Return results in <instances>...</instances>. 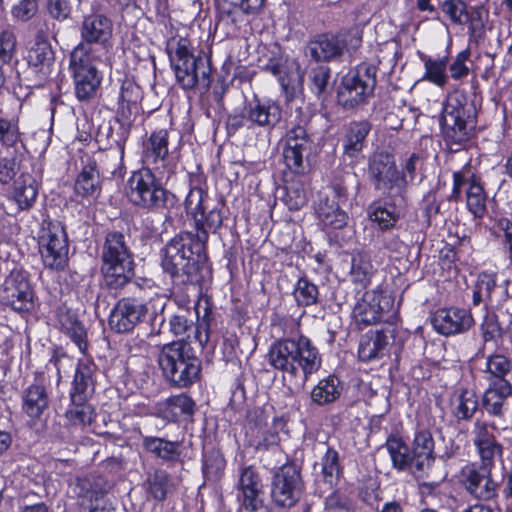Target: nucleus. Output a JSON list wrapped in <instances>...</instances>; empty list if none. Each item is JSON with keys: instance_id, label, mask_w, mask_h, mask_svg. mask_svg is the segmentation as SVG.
<instances>
[{"instance_id": "nucleus-1", "label": "nucleus", "mask_w": 512, "mask_h": 512, "mask_svg": "<svg viewBox=\"0 0 512 512\" xmlns=\"http://www.w3.org/2000/svg\"><path fill=\"white\" fill-rule=\"evenodd\" d=\"M195 195L186 194L184 201L195 231L176 233L159 250L160 267L171 283V299L181 306L188 304L190 291L201 293L204 283L212 279L209 231L216 232L223 223L222 198L211 199L209 194H198L197 204L192 208Z\"/></svg>"}, {"instance_id": "nucleus-2", "label": "nucleus", "mask_w": 512, "mask_h": 512, "mask_svg": "<svg viewBox=\"0 0 512 512\" xmlns=\"http://www.w3.org/2000/svg\"><path fill=\"white\" fill-rule=\"evenodd\" d=\"M397 472L410 473L415 480L429 476L437 459L436 442L430 426L417 422L408 444L399 432L390 433L383 445Z\"/></svg>"}, {"instance_id": "nucleus-3", "label": "nucleus", "mask_w": 512, "mask_h": 512, "mask_svg": "<svg viewBox=\"0 0 512 512\" xmlns=\"http://www.w3.org/2000/svg\"><path fill=\"white\" fill-rule=\"evenodd\" d=\"M268 364L276 371L296 378L303 374L307 381L322 366V356L313 341L302 332L275 339L266 354Z\"/></svg>"}, {"instance_id": "nucleus-4", "label": "nucleus", "mask_w": 512, "mask_h": 512, "mask_svg": "<svg viewBox=\"0 0 512 512\" xmlns=\"http://www.w3.org/2000/svg\"><path fill=\"white\" fill-rule=\"evenodd\" d=\"M163 377L172 388L189 389L202 376V360L184 340L163 345L158 356Z\"/></svg>"}, {"instance_id": "nucleus-5", "label": "nucleus", "mask_w": 512, "mask_h": 512, "mask_svg": "<svg viewBox=\"0 0 512 512\" xmlns=\"http://www.w3.org/2000/svg\"><path fill=\"white\" fill-rule=\"evenodd\" d=\"M167 52L176 80L184 90L210 87V67L203 58L193 55L188 39L171 38L167 42Z\"/></svg>"}, {"instance_id": "nucleus-6", "label": "nucleus", "mask_w": 512, "mask_h": 512, "mask_svg": "<svg viewBox=\"0 0 512 512\" xmlns=\"http://www.w3.org/2000/svg\"><path fill=\"white\" fill-rule=\"evenodd\" d=\"M496 466L467 461L455 478L464 493L477 503L495 502L499 497V482L494 478Z\"/></svg>"}, {"instance_id": "nucleus-7", "label": "nucleus", "mask_w": 512, "mask_h": 512, "mask_svg": "<svg viewBox=\"0 0 512 512\" xmlns=\"http://www.w3.org/2000/svg\"><path fill=\"white\" fill-rule=\"evenodd\" d=\"M38 248L46 268L63 271L69 262V240L61 221L46 215L38 230Z\"/></svg>"}, {"instance_id": "nucleus-8", "label": "nucleus", "mask_w": 512, "mask_h": 512, "mask_svg": "<svg viewBox=\"0 0 512 512\" xmlns=\"http://www.w3.org/2000/svg\"><path fill=\"white\" fill-rule=\"evenodd\" d=\"M304 491L301 466L287 456L286 462L272 474L271 504L276 508L290 509L300 501Z\"/></svg>"}, {"instance_id": "nucleus-9", "label": "nucleus", "mask_w": 512, "mask_h": 512, "mask_svg": "<svg viewBox=\"0 0 512 512\" xmlns=\"http://www.w3.org/2000/svg\"><path fill=\"white\" fill-rule=\"evenodd\" d=\"M109 483L104 476L88 474L76 479L74 492L80 512H115L108 497Z\"/></svg>"}, {"instance_id": "nucleus-10", "label": "nucleus", "mask_w": 512, "mask_h": 512, "mask_svg": "<svg viewBox=\"0 0 512 512\" xmlns=\"http://www.w3.org/2000/svg\"><path fill=\"white\" fill-rule=\"evenodd\" d=\"M376 68L367 63L357 66L342 80L337 98L338 103L345 108H354L362 104L372 95L376 85Z\"/></svg>"}, {"instance_id": "nucleus-11", "label": "nucleus", "mask_w": 512, "mask_h": 512, "mask_svg": "<svg viewBox=\"0 0 512 512\" xmlns=\"http://www.w3.org/2000/svg\"><path fill=\"white\" fill-rule=\"evenodd\" d=\"M85 47L74 48L70 56V67L73 71L75 94L79 101L94 98L100 88L102 76L96 63L102 59H92Z\"/></svg>"}, {"instance_id": "nucleus-12", "label": "nucleus", "mask_w": 512, "mask_h": 512, "mask_svg": "<svg viewBox=\"0 0 512 512\" xmlns=\"http://www.w3.org/2000/svg\"><path fill=\"white\" fill-rule=\"evenodd\" d=\"M112 21L104 14L93 13L84 17L80 26L82 41L75 47H85L92 59H103L111 47Z\"/></svg>"}, {"instance_id": "nucleus-13", "label": "nucleus", "mask_w": 512, "mask_h": 512, "mask_svg": "<svg viewBox=\"0 0 512 512\" xmlns=\"http://www.w3.org/2000/svg\"><path fill=\"white\" fill-rule=\"evenodd\" d=\"M148 313V301L144 290L138 287V293L120 298L112 308L108 324L118 334L129 333L144 321Z\"/></svg>"}, {"instance_id": "nucleus-14", "label": "nucleus", "mask_w": 512, "mask_h": 512, "mask_svg": "<svg viewBox=\"0 0 512 512\" xmlns=\"http://www.w3.org/2000/svg\"><path fill=\"white\" fill-rule=\"evenodd\" d=\"M36 299L27 273L13 270L3 284L2 304L27 319L35 310Z\"/></svg>"}, {"instance_id": "nucleus-15", "label": "nucleus", "mask_w": 512, "mask_h": 512, "mask_svg": "<svg viewBox=\"0 0 512 512\" xmlns=\"http://www.w3.org/2000/svg\"><path fill=\"white\" fill-rule=\"evenodd\" d=\"M362 42L357 28L333 34H323L309 42L308 54L316 61H330L342 56L345 50L354 51Z\"/></svg>"}, {"instance_id": "nucleus-16", "label": "nucleus", "mask_w": 512, "mask_h": 512, "mask_svg": "<svg viewBox=\"0 0 512 512\" xmlns=\"http://www.w3.org/2000/svg\"><path fill=\"white\" fill-rule=\"evenodd\" d=\"M498 427L493 421L476 418L472 426V444L478 457L477 462L496 466V460L502 459L504 445L497 435Z\"/></svg>"}, {"instance_id": "nucleus-17", "label": "nucleus", "mask_w": 512, "mask_h": 512, "mask_svg": "<svg viewBox=\"0 0 512 512\" xmlns=\"http://www.w3.org/2000/svg\"><path fill=\"white\" fill-rule=\"evenodd\" d=\"M21 412L28 418L30 426L42 421L49 409L50 397L44 372L36 371L33 381L23 389L21 396Z\"/></svg>"}, {"instance_id": "nucleus-18", "label": "nucleus", "mask_w": 512, "mask_h": 512, "mask_svg": "<svg viewBox=\"0 0 512 512\" xmlns=\"http://www.w3.org/2000/svg\"><path fill=\"white\" fill-rule=\"evenodd\" d=\"M430 323L435 332L451 337L467 333L474 327L475 319L470 308L450 306L433 311Z\"/></svg>"}, {"instance_id": "nucleus-19", "label": "nucleus", "mask_w": 512, "mask_h": 512, "mask_svg": "<svg viewBox=\"0 0 512 512\" xmlns=\"http://www.w3.org/2000/svg\"><path fill=\"white\" fill-rule=\"evenodd\" d=\"M235 489L236 500L244 511L258 512L264 506L262 478L254 465L240 467Z\"/></svg>"}, {"instance_id": "nucleus-20", "label": "nucleus", "mask_w": 512, "mask_h": 512, "mask_svg": "<svg viewBox=\"0 0 512 512\" xmlns=\"http://www.w3.org/2000/svg\"><path fill=\"white\" fill-rule=\"evenodd\" d=\"M54 327L76 345L82 355L89 351L88 333L78 313L65 303L57 305L52 311Z\"/></svg>"}, {"instance_id": "nucleus-21", "label": "nucleus", "mask_w": 512, "mask_h": 512, "mask_svg": "<svg viewBox=\"0 0 512 512\" xmlns=\"http://www.w3.org/2000/svg\"><path fill=\"white\" fill-rule=\"evenodd\" d=\"M369 173L377 190L401 189L407 183L406 176L398 171L393 155L385 151L372 155Z\"/></svg>"}, {"instance_id": "nucleus-22", "label": "nucleus", "mask_w": 512, "mask_h": 512, "mask_svg": "<svg viewBox=\"0 0 512 512\" xmlns=\"http://www.w3.org/2000/svg\"><path fill=\"white\" fill-rule=\"evenodd\" d=\"M397 335L395 327H381L369 330L360 338L357 355L360 362L369 363L383 358L389 351V345Z\"/></svg>"}, {"instance_id": "nucleus-23", "label": "nucleus", "mask_w": 512, "mask_h": 512, "mask_svg": "<svg viewBox=\"0 0 512 512\" xmlns=\"http://www.w3.org/2000/svg\"><path fill=\"white\" fill-rule=\"evenodd\" d=\"M466 112L460 98L451 95L443 108L441 123L445 136L455 143H462L468 138Z\"/></svg>"}, {"instance_id": "nucleus-24", "label": "nucleus", "mask_w": 512, "mask_h": 512, "mask_svg": "<svg viewBox=\"0 0 512 512\" xmlns=\"http://www.w3.org/2000/svg\"><path fill=\"white\" fill-rule=\"evenodd\" d=\"M141 447L144 453L152 456L170 467L184 464L182 441L169 440L165 437L142 435Z\"/></svg>"}, {"instance_id": "nucleus-25", "label": "nucleus", "mask_w": 512, "mask_h": 512, "mask_svg": "<svg viewBox=\"0 0 512 512\" xmlns=\"http://www.w3.org/2000/svg\"><path fill=\"white\" fill-rule=\"evenodd\" d=\"M310 148V138L303 126L297 125L286 134L283 157L287 168L293 173L304 172V154Z\"/></svg>"}, {"instance_id": "nucleus-26", "label": "nucleus", "mask_w": 512, "mask_h": 512, "mask_svg": "<svg viewBox=\"0 0 512 512\" xmlns=\"http://www.w3.org/2000/svg\"><path fill=\"white\" fill-rule=\"evenodd\" d=\"M136 265L134 254L125 242V236L118 231L109 232L101 252V266L106 268H123Z\"/></svg>"}, {"instance_id": "nucleus-27", "label": "nucleus", "mask_w": 512, "mask_h": 512, "mask_svg": "<svg viewBox=\"0 0 512 512\" xmlns=\"http://www.w3.org/2000/svg\"><path fill=\"white\" fill-rule=\"evenodd\" d=\"M76 362L69 395L92 397L97 386L98 365L87 353Z\"/></svg>"}, {"instance_id": "nucleus-28", "label": "nucleus", "mask_w": 512, "mask_h": 512, "mask_svg": "<svg viewBox=\"0 0 512 512\" xmlns=\"http://www.w3.org/2000/svg\"><path fill=\"white\" fill-rule=\"evenodd\" d=\"M196 403L187 393L171 395L158 403L156 416L166 423H181L192 419Z\"/></svg>"}, {"instance_id": "nucleus-29", "label": "nucleus", "mask_w": 512, "mask_h": 512, "mask_svg": "<svg viewBox=\"0 0 512 512\" xmlns=\"http://www.w3.org/2000/svg\"><path fill=\"white\" fill-rule=\"evenodd\" d=\"M511 396L512 385L487 383V387L479 396L480 411L490 418L503 420Z\"/></svg>"}, {"instance_id": "nucleus-30", "label": "nucleus", "mask_w": 512, "mask_h": 512, "mask_svg": "<svg viewBox=\"0 0 512 512\" xmlns=\"http://www.w3.org/2000/svg\"><path fill=\"white\" fill-rule=\"evenodd\" d=\"M266 70L278 78V81L285 91L287 97L293 96L295 91L301 87L303 76L299 64L286 57L270 59L266 64Z\"/></svg>"}, {"instance_id": "nucleus-31", "label": "nucleus", "mask_w": 512, "mask_h": 512, "mask_svg": "<svg viewBox=\"0 0 512 512\" xmlns=\"http://www.w3.org/2000/svg\"><path fill=\"white\" fill-rule=\"evenodd\" d=\"M148 500L156 503H164L177 490V484L173 477L164 468H154L146 473L142 484Z\"/></svg>"}, {"instance_id": "nucleus-32", "label": "nucleus", "mask_w": 512, "mask_h": 512, "mask_svg": "<svg viewBox=\"0 0 512 512\" xmlns=\"http://www.w3.org/2000/svg\"><path fill=\"white\" fill-rule=\"evenodd\" d=\"M282 116L280 106L272 100L254 98L245 103V117L251 125L259 127H274Z\"/></svg>"}, {"instance_id": "nucleus-33", "label": "nucleus", "mask_w": 512, "mask_h": 512, "mask_svg": "<svg viewBox=\"0 0 512 512\" xmlns=\"http://www.w3.org/2000/svg\"><path fill=\"white\" fill-rule=\"evenodd\" d=\"M54 60V51L49 41L43 34H38L34 45L28 52V64L39 82L45 81L49 77Z\"/></svg>"}, {"instance_id": "nucleus-34", "label": "nucleus", "mask_w": 512, "mask_h": 512, "mask_svg": "<svg viewBox=\"0 0 512 512\" xmlns=\"http://www.w3.org/2000/svg\"><path fill=\"white\" fill-rule=\"evenodd\" d=\"M288 419L285 415L274 416L265 428L259 431L255 437H252L247 444L257 452L272 451L280 447L281 433L288 434Z\"/></svg>"}, {"instance_id": "nucleus-35", "label": "nucleus", "mask_w": 512, "mask_h": 512, "mask_svg": "<svg viewBox=\"0 0 512 512\" xmlns=\"http://www.w3.org/2000/svg\"><path fill=\"white\" fill-rule=\"evenodd\" d=\"M371 131V124L368 121H354L349 123L341 137L343 158L354 162L362 153L366 138Z\"/></svg>"}, {"instance_id": "nucleus-36", "label": "nucleus", "mask_w": 512, "mask_h": 512, "mask_svg": "<svg viewBox=\"0 0 512 512\" xmlns=\"http://www.w3.org/2000/svg\"><path fill=\"white\" fill-rule=\"evenodd\" d=\"M344 194H325L319 199L315 207V213L324 229L338 230L347 225L348 215L340 207L337 198Z\"/></svg>"}, {"instance_id": "nucleus-37", "label": "nucleus", "mask_w": 512, "mask_h": 512, "mask_svg": "<svg viewBox=\"0 0 512 512\" xmlns=\"http://www.w3.org/2000/svg\"><path fill=\"white\" fill-rule=\"evenodd\" d=\"M168 131L159 129L153 131L143 143V161L155 169L166 168L169 156Z\"/></svg>"}, {"instance_id": "nucleus-38", "label": "nucleus", "mask_w": 512, "mask_h": 512, "mask_svg": "<svg viewBox=\"0 0 512 512\" xmlns=\"http://www.w3.org/2000/svg\"><path fill=\"white\" fill-rule=\"evenodd\" d=\"M227 461L221 448L213 442H205L201 452V472L207 482H219L226 470Z\"/></svg>"}, {"instance_id": "nucleus-39", "label": "nucleus", "mask_w": 512, "mask_h": 512, "mask_svg": "<svg viewBox=\"0 0 512 512\" xmlns=\"http://www.w3.org/2000/svg\"><path fill=\"white\" fill-rule=\"evenodd\" d=\"M344 390L343 381L335 374H329L318 380L310 392L312 404L326 407L336 403Z\"/></svg>"}, {"instance_id": "nucleus-40", "label": "nucleus", "mask_w": 512, "mask_h": 512, "mask_svg": "<svg viewBox=\"0 0 512 512\" xmlns=\"http://www.w3.org/2000/svg\"><path fill=\"white\" fill-rule=\"evenodd\" d=\"M451 414L458 423L471 421L480 410L479 396L476 390L460 387L450 404Z\"/></svg>"}, {"instance_id": "nucleus-41", "label": "nucleus", "mask_w": 512, "mask_h": 512, "mask_svg": "<svg viewBox=\"0 0 512 512\" xmlns=\"http://www.w3.org/2000/svg\"><path fill=\"white\" fill-rule=\"evenodd\" d=\"M401 209L388 194L383 201L373 202L368 209L369 219L382 232L393 229L401 217Z\"/></svg>"}, {"instance_id": "nucleus-42", "label": "nucleus", "mask_w": 512, "mask_h": 512, "mask_svg": "<svg viewBox=\"0 0 512 512\" xmlns=\"http://www.w3.org/2000/svg\"><path fill=\"white\" fill-rule=\"evenodd\" d=\"M203 314L200 315L198 307L200 303L195 305L196 310V324H195V339L199 342L200 346L204 348L217 328V312L213 301L210 298L204 300Z\"/></svg>"}, {"instance_id": "nucleus-43", "label": "nucleus", "mask_w": 512, "mask_h": 512, "mask_svg": "<svg viewBox=\"0 0 512 512\" xmlns=\"http://www.w3.org/2000/svg\"><path fill=\"white\" fill-rule=\"evenodd\" d=\"M487 383L512 385L507 376L512 372V360L505 354L494 351L486 357L485 368L482 370Z\"/></svg>"}, {"instance_id": "nucleus-44", "label": "nucleus", "mask_w": 512, "mask_h": 512, "mask_svg": "<svg viewBox=\"0 0 512 512\" xmlns=\"http://www.w3.org/2000/svg\"><path fill=\"white\" fill-rule=\"evenodd\" d=\"M508 326L500 321L499 316L495 311L488 308L485 304V313L479 325L480 336L483 341L482 347L478 350L477 355L482 354L487 343H494L498 345L502 342Z\"/></svg>"}, {"instance_id": "nucleus-45", "label": "nucleus", "mask_w": 512, "mask_h": 512, "mask_svg": "<svg viewBox=\"0 0 512 512\" xmlns=\"http://www.w3.org/2000/svg\"><path fill=\"white\" fill-rule=\"evenodd\" d=\"M91 398L92 397L69 395V405L64 414L68 425L72 427H84L92 424L95 412L89 402Z\"/></svg>"}, {"instance_id": "nucleus-46", "label": "nucleus", "mask_w": 512, "mask_h": 512, "mask_svg": "<svg viewBox=\"0 0 512 512\" xmlns=\"http://www.w3.org/2000/svg\"><path fill=\"white\" fill-rule=\"evenodd\" d=\"M352 320L358 331L381 322L373 294L365 293L356 302L352 310Z\"/></svg>"}, {"instance_id": "nucleus-47", "label": "nucleus", "mask_w": 512, "mask_h": 512, "mask_svg": "<svg viewBox=\"0 0 512 512\" xmlns=\"http://www.w3.org/2000/svg\"><path fill=\"white\" fill-rule=\"evenodd\" d=\"M135 267L136 265H129L116 269L100 266V272L105 288L110 292L117 293L132 284L138 289L140 286L133 282L135 277Z\"/></svg>"}, {"instance_id": "nucleus-48", "label": "nucleus", "mask_w": 512, "mask_h": 512, "mask_svg": "<svg viewBox=\"0 0 512 512\" xmlns=\"http://www.w3.org/2000/svg\"><path fill=\"white\" fill-rule=\"evenodd\" d=\"M292 296L298 307H311L321 304L322 298L320 289L307 274L303 273L296 280Z\"/></svg>"}, {"instance_id": "nucleus-49", "label": "nucleus", "mask_w": 512, "mask_h": 512, "mask_svg": "<svg viewBox=\"0 0 512 512\" xmlns=\"http://www.w3.org/2000/svg\"><path fill=\"white\" fill-rule=\"evenodd\" d=\"M321 477L325 484L334 487L338 484L343 475V466L341 465L339 452L331 445L320 459Z\"/></svg>"}, {"instance_id": "nucleus-50", "label": "nucleus", "mask_w": 512, "mask_h": 512, "mask_svg": "<svg viewBox=\"0 0 512 512\" xmlns=\"http://www.w3.org/2000/svg\"><path fill=\"white\" fill-rule=\"evenodd\" d=\"M373 265L368 255L363 251H357L352 256L350 277L353 283L367 288L371 284Z\"/></svg>"}, {"instance_id": "nucleus-51", "label": "nucleus", "mask_w": 512, "mask_h": 512, "mask_svg": "<svg viewBox=\"0 0 512 512\" xmlns=\"http://www.w3.org/2000/svg\"><path fill=\"white\" fill-rule=\"evenodd\" d=\"M497 286V274L493 271H482L478 274L472 289V304L478 306L481 303L491 301L492 292Z\"/></svg>"}, {"instance_id": "nucleus-52", "label": "nucleus", "mask_w": 512, "mask_h": 512, "mask_svg": "<svg viewBox=\"0 0 512 512\" xmlns=\"http://www.w3.org/2000/svg\"><path fill=\"white\" fill-rule=\"evenodd\" d=\"M375 304L384 327H395L397 329L400 321L399 306H395V299L392 295L373 294Z\"/></svg>"}, {"instance_id": "nucleus-53", "label": "nucleus", "mask_w": 512, "mask_h": 512, "mask_svg": "<svg viewBox=\"0 0 512 512\" xmlns=\"http://www.w3.org/2000/svg\"><path fill=\"white\" fill-rule=\"evenodd\" d=\"M133 205L151 212H159L173 202L175 194H126Z\"/></svg>"}, {"instance_id": "nucleus-54", "label": "nucleus", "mask_w": 512, "mask_h": 512, "mask_svg": "<svg viewBox=\"0 0 512 512\" xmlns=\"http://www.w3.org/2000/svg\"><path fill=\"white\" fill-rule=\"evenodd\" d=\"M132 192H159L163 190L161 178H156L150 168H143L133 173L129 179Z\"/></svg>"}, {"instance_id": "nucleus-55", "label": "nucleus", "mask_w": 512, "mask_h": 512, "mask_svg": "<svg viewBox=\"0 0 512 512\" xmlns=\"http://www.w3.org/2000/svg\"><path fill=\"white\" fill-rule=\"evenodd\" d=\"M425 73L423 76L424 80H427L438 87H444L448 82V75L446 73L448 58L439 57L423 58Z\"/></svg>"}, {"instance_id": "nucleus-56", "label": "nucleus", "mask_w": 512, "mask_h": 512, "mask_svg": "<svg viewBox=\"0 0 512 512\" xmlns=\"http://www.w3.org/2000/svg\"><path fill=\"white\" fill-rule=\"evenodd\" d=\"M453 178V192H472L473 190L483 192L485 189L471 165H466L460 171L455 172Z\"/></svg>"}, {"instance_id": "nucleus-57", "label": "nucleus", "mask_w": 512, "mask_h": 512, "mask_svg": "<svg viewBox=\"0 0 512 512\" xmlns=\"http://www.w3.org/2000/svg\"><path fill=\"white\" fill-rule=\"evenodd\" d=\"M169 300L174 302L175 305L178 307V312L174 313L170 317V331L175 336H183L186 334V332L192 328L194 322L191 319V296L189 295V302L185 306L179 305V303L175 299H171V296L169 297Z\"/></svg>"}, {"instance_id": "nucleus-58", "label": "nucleus", "mask_w": 512, "mask_h": 512, "mask_svg": "<svg viewBox=\"0 0 512 512\" xmlns=\"http://www.w3.org/2000/svg\"><path fill=\"white\" fill-rule=\"evenodd\" d=\"M269 423V415L264 408L256 406L248 409L243 426L246 441L259 434V431Z\"/></svg>"}, {"instance_id": "nucleus-59", "label": "nucleus", "mask_w": 512, "mask_h": 512, "mask_svg": "<svg viewBox=\"0 0 512 512\" xmlns=\"http://www.w3.org/2000/svg\"><path fill=\"white\" fill-rule=\"evenodd\" d=\"M357 509V502L341 489H334L324 499L327 512H356Z\"/></svg>"}, {"instance_id": "nucleus-60", "label": "nucleus", "mask_w": 512, "mask_h": 512, "mask_svg": "<svg viewBox=\"0 0 512 512\" xmlns=\"http://www.w3.org/2000/svg\"><path fill=\"white\" fill-rule=\"evenodd\" d=\"M457 244L455 243H446L444 247L440 250V261L443 268L447 270L455 269L457 270V263L460 261L459 252L460 247L465 244H469L470 240L467 238H458Z\"/></svg>"}, {"instance_id": "nucleus-61", "label": "nucleus", "mask_w": 512, "mask_h": 512, "mask_svg": "<svg viewBox=\"0 0 512 512\" xmlns=\"http://www.w3.org/2000/svg\"><path fill=\"white\" fill-rule=\"evenodd\" d=\"M100 187V175L95 165L85 166L76 180V192H93Z\"/></svg>"}, {"instance_id": "nucleus-62", "label": "nucleus", "mask_w": 512, "mask_h": 512, "mask_svg": "<svg viewBox=\"0 0 512 512\" xmlns=\"http://www.w3.org/2000/svg\"><path fill=\"white\" fill-rule=\"evenodd\" d=\"M270 325L274 329L282 332L283 336H295L301 331V324L291 316L283 313L274 312L270 317Z\"/></svg>"}, {"instance_id": "nucleus-63", "label": "nucleus", "mask_w": 512, "mask_h": 512, "mask_svg": "<svg viewBox=\"0 0 512 512\" xmlns=\"http://www.w3.org/2000/svg\"><path fill=\"white\" fill-rule=\"evenodd\" d=\"M17 40L15 33L11 30L0 32V66L8 64L16 52Z\"/></svg>"}, {"instance_id": "nucleus-64", "label": "nucleus", "mask_w": 512, "mask_h": 512, "mask_svg": "<svg viewBox=\"0 0 512 512\" xmlns=\"http://www.w3.org/2000/svg\"><path fill=\"white\" fill-rule=\"evenodd\" d=\"M441 9L455 24H463L467 20L468 12L464 0H445Z\"/></svg>"}]
</instances>
